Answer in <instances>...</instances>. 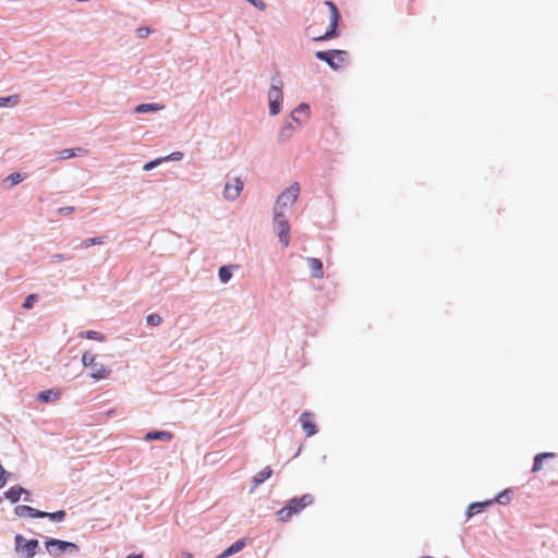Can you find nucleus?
I'll return each mask as SVG.
<instances>
[{
    "label": "nucleus",
    "instance_id": "a878e982",
    "mask_svg": "<svg viewBox=\"0 0 558 558\" xmlns=\"http://www.w3.org/2000/svg\"><path fill=\"white\" fill-rule=\"evenodd\" d=\"M19 101H20V97L17 95L1 97L0 98V107H3V106L14 107L19 104Z\"/></svg>",
    "mask_w": 558,
    "mask_h": 558
},
{
    "label": "nucleus",
    "instance_id": "6e6552de",
    "mask_svg": "<svg viewBox=\"0 0 558 558\" xmlns=\"http://www.w3.org/2000/svg\"><path fill=\"white\" fill-rule=\"evenodd\" d=\"M47 551L51 556H59L65 551H78V546L74 543L51 538L45 543Z\"/></svg>",
    "mask_w": 558,
    "mask_h": 558
},
{
    "label": "nucleus",
    "instance_id": "f03ea898",
    "mask_svg": "<svg viewBox=\"0 0 558 558\" xmlns=\"http://www.w3.org/2000/svg\"><path fill=\"white\" fill-rule=\"evenodd\" d=\"M314 502V496L305 494L300 498H292L288 504L276 512L280 522H288L293 515L299 514L303 509Z\"/></svg>",
    "mask_w": 558,
    "mask_h": 558
},
{
    "label": "nucleus",
    "instance_id": "0eeeda50",
    "mask_svg": "<svg viewBox=\"0 0 558 558\" xmlns=\"http://www.w3.org/2000/svg\"><path fill=\"white\" fill-rule=\"evenodd\" d=\"M274 226L277 231L280 243L287 247L290 243V225L283 211L274 213Z\"/></svg>",
    "mask_w": 558,
    "mask_h": 558
},
{
    "label": "nucleus",
    "instance_id": "6ab92c4d",
    "mask_svg": "<svg viewBox=\"0 0 558 558\" xmlns=\"http://www.w3.org/2000/svg\"><path fill=\"white\" fill-rule=\"evenodd\" d=\"M245 546V542L243 539L236 541L230 547H228L223 553H221L217 558H227L232 556L239 551H241Z\"/></svg>",
    "mask_w": 558,
    "mask_h": 558
},
{
    "label": "nucleus",
    "instance_id": "c85d7f7f",
    "mask_svg": "<svg viewBox=\"0 0 558 558\" xmlns=\"http://www.w3.org/2000/svg\"><path fill=\"white\" fill-rule=\"evenodd\" d=\"M509 500H510L509 493L507 490H505L495 497V499L493 500V504L498 502V504L505 505V504L509 502Z\"/></svg>",
    "mask_w": 558,
    "mask_h": 558
},
{
    "label": "nucleus",
    "instance_id": "4468645a",
    "mask_svg": "<svg viewBox=\"0 0 558 558\" xmlns=\"http://www.w3.org/2000/svg\"><path fill=\"white\" fill-rule=\"evenodd\" d=\"M307 265L311 270V275L313 278H323L324 277V270H323V263L320 259L315 257L307 258Z\"/></svg>",
    "mask_w": 558,
    "mask_h": 558
},
{
    "label": "nucleus",
    "instance_id": "dca6fc26",
    "mask_svg": "<svg viewBox=\"0 0 558 558\" xmlns=\"http://www.w3.org/2000/svg\"><path fill=\"white\" fill-rule=\"evenodd\" d=\"M87 150L81 147L77 148H65L58 153V158L61 160L70 159L78 155H86Z\"/></svg>",
    "mask_w": 558,
    "mask_h": 558
},
{
    "label": "nucleus",
    "instance_id": "7c9ffc66",
    "mask_svg": "<svg viewBox=\"0 0 558 558\" xmlns=\"http://www.w3.org/2000/svg\"><path fill=\"white\" fill-rule=\"evenodd\" d=\"M36 300H37V295H36V294H29V295L25 299V301H24V303H23V307H24L25 310H29V308H32V307L34 306V303L36 302Z\"/></svg>",
    "mask_w": 558,
    "mask_h": 558
},
{
    "label": "nucleus",
    "instance_id": "c756f323",
    "mask_svg": "<svg viewBox=\"0 0 558 558\" xmlns=\"http://www.w3.org/2000/svg\"><path fill=\"white\" fill-rule=\"evenodd\" d=\"M146 320L147 324L150 326H159L162 322L161 317L158 314H149Z\"/></svg>",
    "mask_w": 558,
    "mask_h": 558
},
{
    "label": "nucleus",
    "instance_id": "4c0bfd02",
    "mask_svg": "<svg viewBox=\"0 0 558 558\" xmlns=\"http://www.w3.org/2000/svg\"><path fill=\"white\" fill-rule=\"evenodd\" d=\"M64 259V256L62 254H54L52 256V262H60V260H63Z\"/></svg>",
    "mask_w": 558,
    "mask_h": 558
},
{
    "label": "nucleus",
    "instance_id": "f3484780",
    "mask_svg": "<svg viewBox=\"0 0 558 558\" xmlns=\"http://www.w3.org/2000/svg\"><path fill=\"white\" fill-rule=\"evenodd\" d=\"M493 505V500H487L483 502H473L469 506L466 515L468 518H471L477 513H481L484 511L487 507Z\"/></svg>",
    "mask_w": 558,
    "mask_h": 558
},
{
    "label": "nucleus",
    "instance_id": "39448f33",
    "mask_svg": "<svg viewBox=\"0 0 558 558\" xmlns=\"http://www.w3.org/2000/svg\"><path fill=\"white\" fill-rule=\"evenodd\" d=\"M315 56L318 60L327 62L333 70L342 68L348 59L347 51L335 49L329 51H317Z\"/></svg>",
    "mask_w": 558,
    "mask_h": 558
},
{
    "label": "nucleus",
    "instance_id": "5701e85b",
    "mask_svg": "<svg viewBox=\"0 0 558 558\" xmlns=\"http://www.w3.org/2000/svg\"><path fill=\"white\" fill-rule=\"evenodd\" d=\"M78 337L82 339L96 340L99 342H104L106 340V337L102 333L95 330L81 331Z\"/></svg>",
    "mask_w": 558,
    "mask_h": 558
},
{
    "label": "nucleus",
    "instance_id": "9b49d317",
    "mask_svg": "<svg viewBox=\"0 0 558 558\" xmlns=\"http://www.w3.org/2000/svg\"><path fill=\"white\" fill-rule=\"evenodd\" d=\"M14 512L19 517L46 518L47 515L46 512L26 505L16 506Z\"/></svg>",
    "mask_w": 558,
    "mask_h": 558
},
{
    "label": "nucleus",
    "instance_id": "f704fd0d",
    "mask_svg": "<svg viewBox=\"0 0 558 558\" xmlns=\"http://www.w3.org/2000/svg\"><path fill=\"white\" fill-rule=\"evenodd\" d=\"M101 243H102V241L99 238H92V239H86L85 241H83V245L85 247H89L92 245L101 244Z\"/></svg>",
    "mask_w": 558,
    "mask_h": 558
},
{
    "label": "nucleus",
    "instance_id": "72a5a7b5",
    "mask_svg": "<svg viewBox=\"0 0 558 558\" xmlns=\"http://www.w3.org/2000/svg\"><path fill=\"white\" fill-rule=\"evenodd\" d=\"M162 161H163V158L151 160V161H149V162L144 165V170L149 171L153 168H155L156 166L160 165Z\"/></svg>",
    "mask_w": 558,
    "mask_h": 558
},
{
    "label": "nucleus",
    "instance_id": "9d476101",
    "mask_svg": "<svg viewBox=\"0 0 558 558\" xmlns=\"http://www.w3.org/2000/svg\"><path fill=\"white\" fill-rule=\"evenodd\" d=\"M243 190V182L235 178L230 182H227L223 190V196L226 199L233 201L235 199Z\"/></svg>",
    "mask_w": 558,
    "mask_h": 558
},
{
    "label": "nucleus",
    "instance_id": "2eb2a0df",
    "mask_svg": "<svg viewBox=\"0 0 558 558\" xmlns=\"http://www.w3.org/2000/svg\"><path fill=\"white\" fill-rule=\"evenodd\" d=\"M22 494H28V492L21 486H12L4 493V496L12 504H15L20 500Z\"/></svg>",
    "mask_w": 558,
    "mask_h": 558
},
{
    "label": "nucleus",
    "instance_id": "473e14b6",
    "mask_svg": "<svg viewBox=\"0 0 558 558\" xmlns=\"http://www.w3.org/2000/svg\"><path fill=\"white\" fill-rule=\"evenodd\" d=\"M151 29L149 27H140L136 31V35L140 38H146L150 35Z\"/></svg>",
    "mask_w": 558,
    "mask_h": 558
},
{
    "label": "nucleus",
    "instance_id": "f257e3e1",
    "mask_svg": "<svg viewBox=\"0 0 558 558\" xmlns=\"http://www.w3.org/2000/svg\"><path fill=\"white\" fill-rule=\"evenodd\" d=\"M325 5L329 10V23L326 31L324 33L315 32L312 25L306 28L307 33L312 35V38L315 41H324L338 36L337 29L341 19L338 8L332 1H325Z\"/></svg>",
    "mask_w": 558,
    "mask_h": 558
},
{
    "label": "nucleus",
    "instance_id": "423d86ee",
    "mask_svg": "<svg viewBox=\"0 0 558 558\" xmlns=\"http://www.w3.org/2000/svg\"><path fill=\"white\" fill-rule=\"evenodd\" d=\"M15 551L22 558H33L39 547L37 539H26L21 534L15 535Z\"/></svg>",
    "mask_w": 558,
    "mask_h": 558
},
{
    "label": "nucleus",
    "instance_id": "cd10ccee",
    "mask_svg": "<svg viewBox=\"0 0 558 558\" xmlns=\"http://www.w3.org/2000/svg\"><path fill=\"white\" fill-rule=\"evenodd\" d=\"M46 518H49L50 520H53V521H58V522H61L64 520L65 518V511L63 510H59V511H56V512H46Z\"/></svg>",
    "mask_w": 558,
    "mask_h": 558
},
{
    "label": "nucleus",
    "instance_id": "1a4fd4ad",
    "mask_svg": "<svg viewBox=\"0 0 558 558\" xmlns=\"http://www.w3.org/2000/svg\"><path fill=\"white\" fill-rule=\"evenodd\" d=\"M279 84L280 85H272L268 92L269 110H270V113L274 116H276L280 112V105L283 99V95H282V90H281L282 84H281V82H279Z\"/></svg>",
    "mask_w": 558,
    "mask_h": 558
},
{
    "label": "nucleus",
    "instance_id": "20e7f679",
    "mask_svg": "<svg viewBox=\"0 0 558 558\" xmlns=\"http://www.w3.org/2000/svg\"><path fill=\"white\" fill-rule=\"evenodd\" d=\"M300 194V185L294 182L287 190H284L277 198L274 213L283 211L286 214V209L291 207L295 201L298 199Z\"/></svg>",
    "mask_w": 558,
    "mask_h": 558
},
{
    "label": "nucleus",
    "instance_id": "f8f14e48",
    "mask_svg": "<svg viewBox=\"0 0 558 558\" xmlns=\"http://www.w3.org/2000/svg\"><path fill=\"white\" fill-rule=\"evenodd\" d=\"M300 422L307 436H313L317 433L316 424L314 423L311 413L304 412L300 416Z\"/></svg>",
    "mask_w": 558,
    "mask_h": 558
},
{
    "label": "nucleus",
    "instance_id": "c9c22d12",
    "mask_svg": "<svg viewBox=\"0 0 558 558\" xmlns=\"http://www.w3.org/2000/svg\"><path fill=\"white\" fill-rule=\"evenodd\" d=\"M75 210V208L73 206H66V207H61L58 209V213L60 215H71L73 214Z\"/></svg>",
    "mask_w": 558,
    "mask_h": 558
},
{
    "label": "nucleus",
    "instance_id": "bb28decb",
    "mask_svg": "<svg viewBox=\"0 0 558 558\" xmlns=\"http://www.w3.org/2000/svg\"><path fill=\"white\" fill-rule=\"evenodd\" d=\"M231 277H232V274H231V270L229 267H226V266L220 267L219 278H220L221 282H223V283L228 282Z\"/></svg>",
    "mask_w": 558,
    "mask_h": 558
},
{
    "label": "nucleus",
    "instance_id": "b1692460",
    "mask_svg": "<svg viewBox=\"0 0 558 558\" xmlns=\"http://www.w3.org/2000/svg\"><path fill=\"white\" fill-rule=\"evenodd\" d=\"M162 108L163 107L158 104H142L135 108V112L143 113V112H149V111H158V110H161Z\"/></svg>",
    "mask_w": 558,
    "mask_h": 558
},
{
    "label": "nucleus",
    "instance_id": "393cba45",
    "mask_svg": "<svg viewBox=\"0 0 558 558\" xmlns=\"http://www.w3.org/2000/svg\"><path fill=\"white\" fill-rule=\"evenodd\" d=\"M293 131H294V126L292 125V123H287L286 125L282 126V129L279 132V140L281 142H283V141L290 138Z\"/></svg>",
    "mask_w": 558,
    "mask_h": 558
},
{
    "label": "nucleus",
    "instance_id": "aec40b11",
    "mask_svg": "<svg viewBox=\"0 0 558 558\" xmlns=\"http://www.w3.org/2000/svg\"><path fill=\"white\" fill-rule=\"evenodd\" d=\"M272 475V469L270 466H265L262 471H259L254 477L253 483L254 487H257L266 480H268Z\"/></svg>",
    "mask_w": 558,
    "mask_h": 558
},
{
    "label": "nucleus",
    "instance_id": "7ed1b4c3",
    "mask_svg": "<svg viewBox=\"0 0 558 558\" xmlns=\"http://www.w3.org/2000/svg\"><path fill=\"white\" fill-rule=\"evenodd\" d=\"M82 363L85 367L92 368L90 377L96 380L105 379L111 373V369L108 366L96 362V354H94L89 351H87L83 354Z\"/></svg>",
    "mask_w": 558,
    "mask_h": 558
},
{
    "label": "nucleus",
    "instance_id": "58836bf2",
    "mask_svg": "<svg viewBox=\"0 0 558 558\" xmlns=\"http://www.w3.org/2000/svg\"><path fill=\"white\" fill-rule=\"evenodd\" d=\"M182 558H194L191 553L184 551L182 553Z\"/></svg>",
    "mask_w": 558,
    "mask_h": 558
},
{
    "label": "nucleus",
    "instance_id": "ddd939ff",
    "mask_svg": "<svg viewBox=\"0 0 558 558\" xmlns=\"http://www.w3.org/2000/svg\"><path fill=\"white\" fill-rule=\"evenodd\" d=\"M308 117H310V107L306 104H301L291 113V119L299 124H301L303 121L307 120Z\"/></svg>",
    "mask_w": 558,
    "mask_h": 558
},
{
    "label": "nucleus",
    "instance_id": "2f4dec72",
    "mask_svg": "<svg viewBox=\"0 0 558 558\" xmlns=\"http://www.w3.org/2000/svg\"><path fill=\"white\" fill-rule=\"evenodd\" d=\"M23 180L22 175L20 173H12L7 177L5 181L10 182L11 185H16Z\"/></svg>",
    "mask_w": 558,
    "mask_h": 558
},
{
    "label": "nucleus",
    "instance_id": "ea45409f",
    "mask_svg": "<svg viewBox=\"0 0 558 558\" xmlns=\"http://www.w3.org/2000/svg\"><path fill=\"white\" fill-rule=\"evenodd\" d=\"M126 558H143L142 555H129Z\"/></svg>",
    "mask_w": 558,
    "mask_h": 558
},
{
    "label": "nucleus",
    "instance_id": "4be33fe9",
    "mask_svg": "<svg viewBox=\"0 0 558 558\" xmlns=\"http://www.w3.org/2000/svg\"><path fill=\"white\" fill-rule=\"evenodd\" d=\"M556 454L554 452H543L538 453L534 458V464L532 468L533 472H538L543 469V461L547 458H554Z\"/></svg>",
    "mask_w": 558,
    "mask_h": 558
},
{
    "label": "nucleus",
    "instance_id": "412c9836",
    "mask_svg": "<svg viewBox=\"0 0 558 558\" xmlns=\"http://www.w3.org/2000/svg\"><path fill=\"white\" fill-rule=\"evenodd\" d=\"M172 439V434L169 432H149L145 436V440H163L169 441Z\"/></svg>",
    "mask_w": 558,
    "mask_h": 558
},
{
    "label": "nucleus",
    "instance_id": "e433bc0d",
    "mask_svg": "<svg viewBox=\"0 0 558 558\" xmlns=\"http://www.w3.org/2000/svg\"><path fill=\"white\" fill-rule=\"evenodd\" d=\"M183 157V154L180 153V151H175V153H172L170 156L163 158V160H168V159H171V160H180L181 158Z\"/></svg>",
    "mask_w": 558,
    "mask_h": 558
},
{
    "label": "nucleus",
    "instance_id": "a211bd4d",
    "mask_svg": "<svg viewBox=\"0 0 558 558\" xmlns=\"http://www.w3.org/2000/svg\"><path fill=\"white\" fill-rule=\"evenodd\" d=\"M61 397V393L59 390H56V389H49V390H44L41 391L38 396H37V399L44 403H47V402H50V401H57L59 400Z\"/></svg>",
    "mask_w": 558,
    "mask_h": 558
}]
</instances>
